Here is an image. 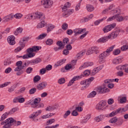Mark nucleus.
Listing matches in <instances>:
<instances>
[{
  "mask_svg": "<svg viewBox=\"0 0 128 128\" xmlns=\"http://www.w3.org/2000/svg\"><path fill=\"white\" fill-rule=\"evenodd\" d=\"M82 74L84 76H84H88L90 74V70H85Z\"/></svg>",
  "mask_w": 128,
  "mask_h": 128,
  "instance_id": "473e14b6",
  "label": "nucleus"
},
{
  "mask_svg": "<svg viewBox=\"0 0 128 128\" xmlns=\"http://www.w3.org/2000/svg\"><path fill=\"white\" fill-rule=\"evenodd\" d=\"M114 102V100L112 98H110L108 100V104H112Z\"/></svg>",
  "mask_w": 128,
  "mask_h": 128,
  "instance_id": "680f3d73",
  "label": "nucleus"
},
{
  "mask_svg": "<svg viewBox=\"0 0 128 128\" xmlns=\"http://www.w3.org/2000/svg\"><path fill=\"white\" fill-rule=\"evenodd\" d=\"M58 82L60 84H64L66 82V79L64 78H60L58 80Z\"/></svg>",
  "mask_w": 128,
  "mask_h": 128,
  "instance_id": "49530a36",
  "label": "nucleus"
},
{
  "mask_svg": "<svg viewBox=\"0 0 128 128\" xmlns=\"http://www.w3.org/2000/svg\"><path fill=\"white\" fill-rule=\"evenodd\" d=\"M54 28V26L50 24L49 25V27L47 28V32H52V30Z\"/></svg>",
  "mask_w": 128,
  "mask_h": 128,
  "instance_id": "8fccbe9b",
  "label": "nucleus"
},
{
  "mask_svg": "<svg viewBox=\"0 0 128 128\" xmlns=\"http://www.w3.org/2000/svg\"><path fill=\"white\" fill-rule=\"evenodd\" d=\"M36 56L34 53H30V52H28V54H24L22 56L23 60H26L27 58H34Z\"/></svg>",
  "mask_w": 128,
  "mask_h": 128,
  "instance_id": "a211bd4d",
  "label": "nucleus"
},
{
  "mask_svg": "<svg viewBox=\"0 0 128 128\" xmlns=\"http://www.w3.org/2000/svg\"><path fill=\"white\" fill-rule=\"evenodd\" d=\"M36 88H32L29 90L30 94H36Z\"/></svg>",
  "mask_w": 128,
  "mask_h": 128,
  "instance_id": "a18cd8bd",
  "label": "nucleus"
},
{
  "mask_svg": "<svg viewBox=\"0 0 128 128\" xmlns=\"http://www.w3.org/2000/svg\"><path fill=\"white\" fill-rule=\"evenodd\" d=\"M68 42H70V39L68 38H65L63 39L62 43L64 44H68Z\"/></svg>",
  "mask_w": 128,
  "mask_h": 128,
  "instance_id": "5fc2aeb1",
  "label": "nucleus"
},
{
  "mask_svg": "<svg viewBox=\"0 0 128 128\" xmlns=\"http://www.w3.org/2000/svg\"><path fill=\"white\" fill-rule=\"evenodd\" d=\"M71 114L72 116H78V112L76 110H74L72 112Z\"/></svg>",
  "mask_w": 128,
  "mask_h": 128,
  "instance_id": "6e6d98bb",
  "label": "nucleus"
},
{
  "mask_svg": "<svg viewBox=\"0 0 128 128\" xmlns=\"http://www.w3.org/2000/svg\"><path fill=\"white\" fill-rule=\"evenodd\" d=\"M70 110H67L65 114H64L63 118H68V116H70Z\"/></svg>",
  "mask_w": 128,
  "mask_h": 128,
  "instance_id": "603ef678",
  "label": "nucleus"
},
{
  "mask_svg": "<svg viewBox=\"0 0 128 128\" xmlns=\"http://www.w3.org/2000/svg\"><path fill=\"white\" fill-rule=\"evenodd\" d=\"M19 44L20 46L14 50L15 52H20L23 50L24 46H26V44H24V42H22V41L19 42Z\"/></svg>",
  "mask_w": 128,
  "mask_h": 128,
  "instance_id": "4468645a",
  "label": "nucleus"
},
{
  "mask_svg": "<svg viewBox=\"0 0 128 128\" xmlns=\"http://www.w3.org/2000/svg\"><path fill=\"white\" fill-rule=\"evenodd\" d=\"M16 112H18V108H12V110H10V111L8 112V114H14Z\"/></svg>",
  "mask_w": 128,
  "mask_h": 128,
  "instance_id": "58836bf2",
  "label": "nucleus"
},
{
  "mask_svg": "<svg viewBox=\"0 0 128 128\" xmlns=\"http://www.w3.org/2000/svg\"><path fill=\"white\" fill-rule=\"evenodd\" d=\"M66 50H72V45H70V44H68L66 46Z\"/></svg>",
  "mask_w": 128,
  "mask_h": 128,
  "instance_id": "774afa93",
  "label": "nucleus"
},
{
  "mask_svg": "<svg viewBox=\"0 0 128 128\" xmlns=\"http://www.w3.org/2000/svg\"><path fill=\"white\" fill-rule=\"evenodd\" d=\"M24 29L22 28L19 27L16 29V30L14 32V36H18V34H22Z\"/></svg>",
  "mask_w": 128,
  "mask_h": 128,
  "instance_id": "5701e85b",
  "label": "nucleus"
},
{
  "mask_svg": "<svg viewBox=\"0 0 128 128\" xmlns=\"http://www.w3.org/2000/svg\"><path fill=\"white\" fill-rule=\"evenodd\" d=\"M46 70H52V66L51 64H48L46 66Z\"/></svg>",
  "mask_w": 128,
  "mask_h": 128,
  "instance_id": "0e129e2a",
  "label": "nucleus"
},
{
  "mask_svg": "<svg viewBox=\"0 0 128 128\" xmlns=\"http://www.w3.org/2000/svg\"><path fill=\"white\" fill-rule=\"evenodd\" d=\"M40 78H41L40 76L38 75H37V76H34V78H33L34 82L36 83V82H40Z\"/></svg>",
  "mask_w": 128,
  "mask_h": 128,
  "instance_id": "72a5a7b5",
  "label": "nucleus"
},
{
  "mask_svg": "<svg viewBox=\"0 0 128 128\" xmlns=\"http://www.w3.org/2000/svg\"><path fill=\"white\" fill-rule=\"evenodd\" d=\"M116 18L118 22H122V20H124V17L120 16V14H116Z\"/></svg>",
  "mask_w": 128,
  "mask_h": 128,
  "instance_id": "7c9ffc66",
  "label": "nucleus"
},
{
  "mask_svg": "<svg viewBox=\"0 0 128 128\" xmlns=\"http://www.w3.org/2000/svg\"><path fill=\"white\" fill-rule=\"evenodd\" d=\"M103 68L104 65H101L96 67V68H95V69L97 71V72H100V70H102Z\"/></svg>",
  "mask_w": 128,
  "mask_h": 128,
  "instance_id": "69168bd1",
  "label": "nucleus"
},
{
  "mask_svg": "<svg viewBox=\"0 0 128 128\" xmlns=\"http://www.w3.org/2000/svg\"><path fill=\"white\" fill-rule=\"evenodd\" d=\"M68 24L66 23H64L62 25V30H68Z\"/></svg>",
  "mask_w": 128,
  "mask_h": 128,
  "instance_id": "338daca9",
  "label": "nucleus"
},
{
  "mask_svg": "<svg viewBox=\"0 0 128 128\" xmlns=\"http://www.w3.org/2000/svg\"><path fill=\"white\" fill-rule=\"evenodd\" d=\"M8 114L7 112H6L4 114H3L1 116V122H2V120H4L6 118H8Z\"/></svg>",
  "mask_w": 128,
  "mask_h": 128,
  "instance_id": "37998d69",
  "label": "nucleus"
},
{
  "mask_svg": "<svg viewBox=\"0 0 128 128\" xmlns=\"http://www.w3.org/2000/svg\"><path fill=\"white\" fill-rule=\"evenodd\" d=\"M46 44H47V46H52V44H54V40H52V39H50V38H48L46 41Z\"/></svg>",
  "mask_w": 128,
  "mask_h": 128,
  "instance_id": "c9c22d12",
  "label": "nucleus"
},
{
  "mask_svg": "<svg viewBox=\"0 0 128 128\" xmlns=\"http://www.w3.org/2000/svg\"><path fill=\"white\" fill-rule=\"evenodd\" d=\"M26 68L24 65L22 64L20 67L19 68H18L16 72H18L16 73V76H20L24 74V71L22 70L24 68Z\"/></svg>",
  "mask_w": 128,
  "mask_h": 128,
  "instance_id": "6ab92c4d",
  "label": "nucleus"
},
{
  "mask_svg": "<svg viewBox=\"0 0 128 128\" xmlns=\"http://www.w3.org/2000/svg\"><path fill=\"white\" fill-rule=\"evenodd\" d=\"M90 118V116H87L84 117V119L81 122V124H84Z\"/></svg>",
  "mask_w": 128,
  "mask_h": 128,
  "instance_id": "ea45409f",
  "label": "nucleus"
},
{
  "mask_svg": "<svg viewBox=\"0 0 128 128\" xmlns=\"http://www.w3.org/2000/svg\"><path fill=\"white\" fill-rule=\"evenodd\" d=\"M34 18L35 20L36 18L37 19L40 18L41 20H44V18H46V16H44V14H42V12H36L34 14Z\"/></svg>",
  "mask_w": 128,
  "mask_h": 128,
  "instance_id": "2eb2a0df",
  "label": "nucleus"
},
{
  "mask_svg": "<svg viewBox=\"0 0 128 128\" xmlns=\"http://www.w3.org/2000/svg\"><path fill=\"white\" fill-rule=\"evenodd\" d=\"M66 70H74V66L72 65V64H66L65 66Z\"/></svg>",
  "mask_w": 128,
  "mask_h": 128,
  "instance_id": "4be33fe9",
  "label": "nucleus"
},
{
  "mask_svg": "<svg viewBox=\"0 0 128 128\" xmlns=\"http://www.w3.org/2000/svg\"><path fill=\"white\" fill-rule=\"evenodd\" d=\"M84 78V75L82 74L80 76H74L72 79L71 82H76V80H80V78Z\"/></svg>",
  "mask_w": 128,
  "mask_h": 128,
  "instance_id": "b1692460",
  "label": "nucleus"
},
{
  "mask_svg": "<svg viewBox=\"0 0 128 128\" xmlns=\"http://www.w3.org/2000/svg\"><path fill=\"white\" fill-rule=\"evenodd\" d=\"M116 122H118V117L115 116L113 118H110L108 122H110V124H116Z\"/></svg>",
  "mask_w": 128,
  "mask_h": 128,
  "instance_id": "2f4dec72",
  "label": "nucleus"
},
{
  "mask_svg": "<svg viewBox=\"0 0 128 128\" xmlns=\"http://www.w3.org/2000/svg\"><path fill=\"white\" fill-rule=\"evenodd\" d=\"M116 26V24L113 23L112 24H110L109 25H108L106 26H104L102 30L104 32V34H106V32H110L112 28H114Z\"/></svg>",
  "mask_w": 128,
  "mask_h": 128,
  "instance_id": "9b49d317",
  "label": "nucleus"
},
{
  "mask_svg": "<svg viewBox=\"0 0 128 128\" xmlns=\"http://www.w3.org/2000/svg\"><path fill=\"white\" fill-rule=\"evenodd\" d=\"M115 46L116 45H113L111 46L110 47L108 48L106 51L104 52L103 53H102L99 55L98 58L100 62H102L106 58H107V56H110V52H112L114 50V48Z\"/></svg>",
  "mask_w": 128,
  "mask_h": 128,
  "instance_id": "f03ea898",
  "label": "nucleus"
},
{
  "mask_svg": "<svg viewBox=\"0 0 128 128\" xmlns=\"http://www.w3.org/2000/svg\"><path fill=\"white\" fill-rule=\"evenodd\" d=\"M34 60L35 64H40V62H42V58H36V59H34Z\"/></svg>",
  "mask_w": 128,
  "mask_h": 128,
  "instance_id": "bf43d9fd",
  "label": "nucleus"
},
{
  "mask_svg": "<svg viewBox=\"0 0 128 128\" xmlns=\"http://www.w3.org/2000/svg\"><path fill=\"white\" fill-rule=\"evenodd\" d=\"M106 18H108V17L107 16H105V17L102 18L101 19H100V20H96L94 22V26H98V24H100V22H104V20H106Z\"/></svg>",
  "mask_w": 128,
  "mask_h": 128,
  "instance_id": "412c9836",
  "label": "nucleus"
},
{
  "mask_svg": "<svg viewBox=\"0 0 128 128\" xmlns=\"http://www.w3.org/2000/svg\"><path fill=\"white\" fill-rule=\"evenodd\" d=\"M56 122V119L54 118H52L46 122V125L50 126V124H52L54 122Z\"/></svg>",
  "mask_w": 128,
  "mask_h": 128,
  "instance_id": "c03bdc74",
  "label": "nucleus"
},
{
  "mask_svg": "<svg viewBox=\"0 0 128 128\" xmlns=\"http://www.w3.org/2000/svg\"><path fill=\"white\" fill-rule=\"evenodd\" d=\"M48 36V34L46 33H42L40 34L38 37L36 38V40H44L46 36Z\"/></svg>",
  "mask_w": 128,
  "mask_h": 128,
  "instance_id": "a878e982",
  "label": "nucleus"
},
{
  "mask_svg": "<svg viewBox=\"0 0 128 128\" xmlns=\"http://www.w3.org/2000/svg\"><path fill=\"white\" fill-rule=\"evenodd\" d=\"M41 4L44 8H48L54 4V2L52 0H42L41 1Z\"/></svg>",
  "mask_w": 128,
  "mask_h": 128,
  "instance_id": "6e6552de",
  "label": "nucleus"
},
{
  "mask_svg": "<svg viewBox=\"0 0 128 128\" xmlns=\"http://www.w3.org/2000/svg\"><path fill=\"white\" fill-rule=\"evenodd\" d=\"M22 61L20 60V61L17 62H16V66L17 67L14 68V71L16 72L18 68H20V66H22Z\"/></svg>",
  "mask_w": 128,
  "mask_h": 128,
  "instance_id": "c756f323",
  "label": "nucleus"
},
{
  "mask_svg": "<svg viewBox=\"0 0 128 128\" xmlns=\"http://www.w3.org/2000/svg\"><path fill=\"white\" fill-rule=\"evenodd\" d=\"M112 62L114 64H121V62H122V57L120 56L114 58Z\"/></svg>",
  "mask_w": 128,
  "mask_h": 128,
  "instance_id": "f3484780",
  "label": "nucleus"
},
{
  "mask_svg": "<svg viewBox=\"0 0 128 128\" xmlns=\"http://www.w3.org/2000/svg\"><path fill=\"white\" fill-rule=\"evenodd\" d=\"M86 8L87 10L90 12H94V6L91 4L86 5Z\"/></svg>",
  "mask_w": 128,
  "mask_h": 128,
  "instance_id": "393cba45",
  "label": "nucleus"
},
{
  "mask_svg": "<svg viewBox=\"0 0 128 128\" xmlns=\"http://www.w3.org/2000/svg\"><path fill=\"white\" fill-rule=\"evenodd\" d=\"M120 52V50L117 48L113 51L112 54H114V56H118Z\"/></svg>",
  "mask_w": 128,
  "mask_h": 128,
  "instance_id": "f704fd0d",
  "label": "nucleus"
},
{
  "mask_svg": "<svg viewBox=\"0 0 128 128\" xmlns=\"http://www.w3.org/2000/svg\"><path fill=\"white\" fill-rule=\"evenodd\" d=\"M40 50H42V46H33L32 48H29L26 50V52L30 54H34L36 52H38Z\"/></svg>",
  "mask_w": 128,
  "mask_h": 128,
  "instance_id": "f8f14e48",
  "label": "nucleus"
},
{
  "mask_svg": "<svg viewBox=\"0 0 128 128\" xmlns=\"http://www.w3.org/2000/svg\"><path fill=\"white\" fill-rule=\"evenodd\" d=\"M1 126H4L2 128H12V126H18L22 124V122L16 121L12 118H9L0 123Z\"/></svg>",
  "mask_w": 128,
  "mask_h": 128,
  "instance_id": "f257e3e1",
  "label": "nucleus"
},
{
  "mask_svg": "<svg viewBox=\"0 0 128 128\" xmlns=\"http://www.w3.org/2000/svg\"><path fill=\"white\" fill-rule=\"evenodd\" d=\"M122 124H124V120L121 118H119L117 120L116 124V126H122Z\"/></svg>",
  "mask_w": 128,
  "mask_h": 128,
  "instance_id": "79ce46f5",
  "label": "nucleus"
},
{
  "mask_svg": "<svg viewBox=\"0 0 128 128\" xmlns=\"http://www.w3.org/2000/svg\"><path fill=\"white\" fill-rule=\"evenodd\" d=\"M14 16V18L17 19L21 18H22V14L20 13H16Z\"/></svg>",
  "mask_w": 128,
  "mask_h": 128,
  "instance_id": "de8ad7c7",
  "label": "nucleus"
},
{
  "mask_svg": "<svg viewBox=\"0 0 128 128\" xmlns=\"http://www.w3.org/2000/svg\"><path fill=\"white\" fill-rule=\"evenodd\" d=\"M116 16L114 15L108 18L106 22H112V20H116Z\"/></svg>",
  "mask_w": 128,
  "mask_h": 128,
  "instance_id": "052dcab7",
  "label": "nucleus"
},
{
  "mask_svg": "<svg viewBox=\"0 0 128 128\" xmlns=\"http://www.w3.org/2000/svg\"><path fill=\"white\" fill-rule=\"evenodd\" d=\"M26 100L24 98H20V96H18V102L20 104H22V102H24Z\"/></svg>",
  "mask_w": 128,
  "mask_h": 128,
  "instance_id": "09e8293b",
  "label": "nucleus"
},
{
  "mask_svg": "<svg viewBox=\"0 0 128 128\" xmlns=\"http://www.w3.org/2000/svg\"><path fill=\"white\" fill-rule=\"evenodd\" d=\"M96 53V54H98L100 52V50H98V47L94 46L90 48H89V50H88L86 52V54L88 56H90V54H92Z\"/></svg>",
  "mask_w": 128,
  "mask_h": 128,
  "instance_id": "9d476101",
  "label": "nucleus"
},
{
  "mask_svg": "<svg viewBox=\"0 0 128 128\" xmlns=\"http://www.w3.org/2000/svg\"><path fill=\"white\" fill-rule=\"evenodd\" d=\"M128 50V44H125L121 47V50L122 52H126V50Z\"/></svg>",
  "mask_w": 128,
  "mask_h": 128,
  "instance_id": "864d4df0",
  "label": "nucleus"
},
{
  "mask_svg": "<svg viewBox=\"0 0 128 128\" xmlns=\"http://www.w3.org/2000/svg\"><path fill=\"white\" fill-rule=\"evenodd\" d=\"M66 8H68V6L66 4L62 8L63 12H65L63 14V16H64V18H68V16H70V14H72V13L74 12V10L73 9L67 10Z\"/></svg>",
  "mask_w": 128,
  "mask_h": 128,
  "instance_id": "423d86ee",
  "label": "nucleus"
},
{
  "mask_svg": "<svg viewBox=\"0 0 128 128\" xmlns=\"http://www.w3.org/2000/svg\"><path fill=\"white\" fill-rule=\"evenodd\" d=\"M103 86L104 87H102V86H100L97 88L96 92L99 94H106V92H110V89L106 88V84H104Z\"/></svg>",
  "mask_w": 128,
  "mask_h": 128,
  "instance_id": "0eeeda50",
  "label": "nucleus"
},
{
  "mask_svg": "<svg viewBox=\"0 0 128 128\" xmlns=\"http://www.w3.org/2000/svg\"><path fill=\"white\" fill-rule=\"evenodd\" d=\"M32 70H34V68L32 67H28L26 70V74H32Z\"/></svg>",
  "mask_w": 128,
  "mask_h": 128,
  "instance_id": "3c124183",
  "label": "nucleus"
},
{
  "mask_svg": "<svg viewBox=\"0 0 128 128\" xmlns=\"http://www.w3.org/2000/svg\"><path fill=\"white\" fill-rule=\"evenodd\" d=\"M94 66V62H86L84 63V68H88V66Z\"/></svg>",
  "mask_w": 128,
  "mask_h": 128,
  "instance_id": "4c0bfd02",
  "label": "nucleus"
},
{
  "mask_svg": "<svg viewBox=\"0 0 128 128\" xmlns=\"http://www.w3.org/2000/svg\"><path fill=\"white\" fill-rule=\"evenodd\" d=\"M94 80V77H90V78L82 80L80 82V84L81 86H82L84 88H88V86H90V82H92Z\"/></svg>",
  "mask_w": 128,
  "mask_h": 128,
  "instance_id": "39448f33",
  "label": "nucleus"
},
{
  "mask_svg": "<svg viewBox=\"0 0 128 128\" xmlns=\"http://www.w3.org/2000/svg\"><path fill=\"white\" fill-rule=\"evenodd\" d=\"M115 30H116L114 32L111 33L112 39L118 38V34H120V29H118V27H116Z\"/></svg>",
  "mask_w": 128,
  "mask_h": 128,
  "instance_id": "dca6fc26",
  "label": "nucleus"
},
{
  "mask_svg": "<svg viewBox=\"0 0 128 128\" xmlns=\"http://www.w3.org/2000/svg\"><path fill=\"white\" fill-rule=\"evenodd\" d=\"M104 118H105V116H104V115L101 114L99 116H98L97 117H96V122H99L104 120Z\"/></svg>",
  "mask_w": 128,
  "mask_h": 128,
  "instance_id": "bb28decb",
  "label": "nucleus"
},
{
  "mask_svg": "<svg viewBox=\"0 0 128 128\" xmlns=\"http://www.w3.org/2000/svg\"><path fill=\"white\" fill-rule=\"evenodd\" d=\"M66 62V59H61L59 60L57 62L56 64H54V68H58V66H60L64 64Z\"/></svg>",
  "mask_w": 128,
  "mask_h": 128,
  "instance_id": "aec40b11",
  "label": "nucleus"
},
{
  "mask_svg": "<svg viewBox=\"0 0 128 128\" xmlns=\"http://www.w3.org/2000/svg\"><path fill=\"white\" fill-rule=\"evenodd\" d=\"M107 42V40H106V38L105 36L102 37L98 40V42L104 43V42Z\"/></svg>",
  "mask_w": 128,
  "mask_h": 128,
  "instance_id": "a19ab883",
  "label": "nucleus"
},
{
  "mask_svg": "<svg viewBox=\"0 0 128 128\" xmlns=\"http://www.w3.org/2000/svg\"><path fill=\"white\" fill-rule=\"evenodd\" d=\"M46 26V22L44 20H42L40 23L38 24L36 26L37 28H44Z\"/></svg>",
  "mask_w": 128,
  "mask_h": 128,
  "instance_id": "cd10ccee",
  "label": "nucleus"
},
{
  "mask_svg": "<svg viewBox=\"0 0 128 128\" xmlns=\"http://www.w3.org/2000/svg\"><path fill=\"white\" fill-rule=\"evenodd\" d=\"M88 32H89L88 31H87V32H85L84 34L81 35L80 36V40H83V38H86V35L88 34Z\"/></svg>",
  "mask_w": 128,
  "mask_h": 128,
  "instance_id": "13d9d810",
  "label": "nucleus"
},
{
  "mask_svg": "<svg viewBox=\"0 0 128 128\" xmlns=\"http://www.w3.org/2000/svg\"><path fill=\"white\" fill-rule=\"evenodd\" d=\"M84 32H86V28H78V31L76 32V30H74V31H72V29H68L67 30V31L66 32V34H67L68 36H72V34H74V32L75 34H74V36H78V34H82V32H84Z\"/></svg>",
  "mask_w": 128,
  "mask_h": 128,
  "instance_id": "7ed1b4c3",
  "label": "nucleus"
},
{
  "mask_svg": "<svg viewBox=\"0 0 128 128\" xmlns=\"http://www.w3.org/2000/svg\"><path fill=\"white\" fill-rule=\"evenodd\" d=\"M46 72V68H42L40 70V74H44Z\"/></svg>",
  "mask_w": 128,
  "mask_h": 128,
  "instance_id": "e2e57ef3",
  "label": "nucleus"
},
{
  "mask_svg": "<svg viewBox=\"0 0 128 128\" xmlns=\"http://www.w3.org/2000/svg\"><path fill=\"white\" fill-rule=\"evenodd\" d=\"M42 99L40 98H36L34 100V106H32L33 108H44V103L40 102Z\"/></svg>",
  "mask_w": 128,
  "mask_h": 128,
  "instance_id": "20e7f679",
  "label": "nucleus"
},
{
  "mask_svg": "<svg viewBox=\"0 0 128 128\" xmlns=\"http://www.w3.org/2000/svg\"><path fill=\"white\" fill-rule=\"evenodd\" d=\"M8 42L10 46L16 44V37L14 36H10L7 38Z\"/></svg>",
  "mask_w": 128,
  "mask_h": 128,
  "instance_id": "ddd939ff",
  "label": "nucleus"
},
{
  "mask_svg": "<svg viewBox=\"0 0 128 128\" xmlns=\"http://www.w3.org/2000/svg\"><path fill=\"white\" fill-rule=\"evenodd\" d=\"M10 82H5L3 84H0V88H6V86H8V84H10Z\"/></svg>",
  "mask_w": 128,
  "mask_h": 128,
  "instance_id": "e433bc0d",
  "label": "nucleus"
},
{
  "mask_svg": "<svg viewBox=\"0 0 128 128\" xmlns=\"http://www.w3.org/2000/svg\"><path fill=\"white\" fill-rule=\"evenodd\" d=\"M106 106V100H101L98 104H96V108L98 110H104L106 108L104 106Z\"/></svg>",
  "mask_w": 128,
  "mask_h": 128,
  "instance_id": "1a4fd4ad",
  "label": "nucleus"
},
{
  "mask_svg": "<svg viewBox=\"0 0 128 128\" xmlns=\"http://www.w3.org/2000/svg\"><path fill=\"white\" fill-rule=\"evenodd\" d=\"M95 96H96V91L92 92L88 96V98H94Z\"/></svg>",
  "mask_w": 128,
  "mask_h": 128,
  "instance_id": "c85d7f7f",
  "label": "nucleus"
},
{
  "mask_svg": "<svg viewBox=\"0 0 128 128\" xmlns=\"http://www.w3.org/2000/svg\"><path fill=\"white\" fill-rule=\"evenodd\" d=\"M120 104H126V97H122L120 99Z\"/></svg>",
  "mask_w": 128,
  "mask_h": 128,
  "instance_id": "4d7b16f0",
  "label": "nucleus"
}]
</instances>
